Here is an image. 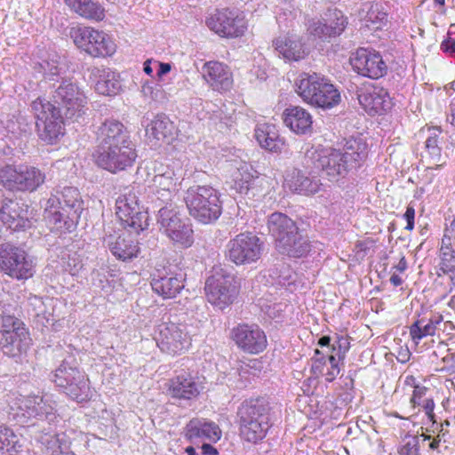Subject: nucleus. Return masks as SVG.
<instances>
[{
    "label": "nucleus",
    "instance_id": "1",
    "mask_svg": "<svg viewBox=\"0 0 455 455\" xmlns=\"http://www.w3.org/2000/svg\"><path fill=\"white\" fill-rule=\"evenodd\" d=\"M83 200L76 188H56L46 199L44 208V219L53 232H72L83 212Z\"/></svg>",
    "mask_w": 455,
    "mask_h": 455
},
{
    "label": "nucleus",
    "instance_id": "2",
    "mask_svg": "<svg viewBox=\"0 0 455 455\" xmlns=\"http://www.w3.org/2000/svg\"><path fill=\"white\" fill-rule=\"evenodd\" d=\"M367 154L365 144L354 141L344 150L331 149L327 154L307 150L304 164L312 172L322 171L330 180H334L359 167L366 159Z\"/></svg>",
    "mask_w": 455,
    "mask_h": 455
},
{
    "label": "nucleus",
    "instance_id": "3",
    "mask_svg": "<svg viewBox=\"0 0 455 455\" xmlns=\"http://www.w3.org/2000/svg\"><path fill=\"white\" fill-rule=\"evenodd\" d=\"M46 65L48 71L45 72L44 78L52 82L51 103L63 112L67 119L78 121L85 113L86 96L76 82L61 76L60 68L50 65L49 62Z\"/></svg>",
    "mask_w": 455,
    "mask_h": 455
},
{
    "label": "nucleus",
    "instance_id": "4",
    "mask_svg": "<svg viewBox=\"0 0 455 455\" xmlns=\"http://www.w3.org/2000/svg\"><path fill=\"white\" fill-rule=\"evenodd\" d=\"M267 229L275 240L276 251L291 258H301L311 250L308 237L286 214L274 212L268 216Z\"/></svg>",
    "mask_w": 455,
    "mask_h": 455
},
{
    "label": "nucleus",
    "instance_id": "5",
    "mask_svg": "<svg viewBox=\"0 0 455 455\" xmlns=\"http://www.w3.org/2000/svg\"><path fill=\"white\" fill-rule=\"evenodd\" d=\"M269 403L263 397L243 401L238 408L240 435L246 442L261 441L269 427Z\"/></svg>",
    "mask_w": 455,
    "mask_h": 455
},
{
    "label": "nucleus",
    "instance_id": "6",
    "mask_svg": "<svg viewBox=\"0 0 455 455\" xmlns=\"http://www.w3.org/2000/svg\"><path fill=\"white\" fill-rule=\"evenodd\" d=\"M295 85L305 102L322 109H331L341 100L339 90L324 76L315 72L300 74Z\"/></svg>",
    "mask_w": 455,
    "mask_h": 455
},
{
    "label": "nucleus",
    "instance_id": "7",
    "mask_svg": "<svg viewBox=\"0 0 455 455\" xmlns=\"http://www.w3.org/2000/svg\"><path fill=\"white\" fill-rule=\"evenodd\" d=\"M184 201L189 214L203 224L215 222L222 212L220 193L211 186L194 185L186 191Z\"/></svg>",
    "mask_w": 455,
    "mask_h": 455
},
{
    "label": "nucleus",
    "instance_id": "8",
    "mask_svg": "<svg viewBox=\"0 0 455 455\" xmlns=\"http://www.w3.org/2000/svg\"><path fill=\"white\" fill-rule=\"evenodd\" d=\"M52 381L71 399L82 403L91 398L89 381L76 366L75 359H64L55 370Z\"/></svg>",
    "mask_w": 455,
    "mask_h": 455
},
{
    "label": "nucleus",
    "instance_id": "9",
    "mask_svg": "<svg viewBox=\"0 0 455 455\" xmlns=\"http://www.w3.org/2000/svg\"><path fill=\"white\" fill-rule=\"evenodd\" d=\"M45 180V174L35 166L8 164L0 169V185L12 192H34Z\"/></svg>",
    "mask_w": 455,
    "mask_h": 455
},
{
    "label": "nucleus",
    "instance_id": "10",
    "mask_svg": "<svg viewBox=\"0 0 455 455\" xmlns=\"http://www.w3.org/2000/svg\"><path fill=\"white\" fill-rule=\"evenodd\" d=\"M35 114L38 136L44 141L53 144L64 135L63 112L50 101L36 99L31 104Z\"/></svg>",
    "mask_w": 455,
    "mask_h": 455
},
{
    "label": "nucleus",
    "instance_id": "11",
    "mask_svg": "<svg viewBox=\"0 0 455 455\" xmlns=\"http://www.w3.org/2000/svg\"><path fill=\"white\" fill-rule=\"evenodd\" d=\"M35 265L20 247L11 243L0 244V270L12 278L27 280L33 276Z\"/></svg>",
    "mask_w": 455,
    "mask_h": 455
},
{
    "label": "nucleus",
    "instance_id": "12",
    "mask_svg": "<svg viewBox=\"0 0 455 455\" xmlns=\"http://www.w3.org/2000/svg\"><path fill=\"white\" fill-rule=\"evenodd\" d=\"M263 243L251 233H242L231 239L226 246V256L235 265L256 262L261 256Z\"/></svg>",
    "mask_w": 455,
    "mask_h": 455
},
{
    "label": "nucleus",
    "instance_id": "13",
    "mask_svg": "<svg viewBox=\"0 0 455 455\" xmlns=\"http://www.w3.org/2000/svg\"><path fill=\"white\" fill-rule=\"evenodd\" d=\"M204 290L208 301L220 309L232 304L238 293L234 275L222 270L206 279Z\"/></svg>",
    "mask_w": 455,
    "mask_h": 455
},
{
    "label": "nucleus",
    "instance_id": "14",
    "mask_svg": "<svg viewBox=\"0 0 455 455\" xmlns=\"http://www.w3.org/2000/svg\"><path fill=\"white\" fill-rule=\"evenodd\" d=\"M95 157L100 167L116 173L132 166L137 155L132 142H130L97 149Z\"/></svg>",
    "mask_w": 455,
    "mask_h": 455
},
{
    "label": "nucleus",
    "instance_id": "15",
    "mask_svg": "<svg viewBox=\"0 0 455 455\" xmlns=\"http://www.w3.org/2000/svg\"><path fill=\"white\" fill-rule=\"evenodd\" d=\"M155 339L158 347L170 355L180 354L191 345L186 325L174 323L159 324Z\"/></svg>",
    "mask_w": 455,
    "mask_h": 455
},
{
    "label": "nucleus",
    "instance_id": "16",
    "mask_svg": "<svg viewBox=\"0 0 455 455\" xmlns=\"http://www.w3.org/2000/svg\"><path fill=\"white\" fill-rule=\"evenodd\" d=\"M20 409L23 411L22 416L35 418L37 423L33 426H44L46 423L52 426L57 419L56 403L51 395H30L22 399Z\"/></svg>",
    "mask_w": 455,
    "mask_h": 455
},
{
    "label": "nucleus",
    "instance_id": "17",
    "mask_svg": "<svg viewBox=\"0 0 455 455\" xmlns=\"http://www.w3.org/2000/svg\"><path fill=\"white\" fill-rule=\"evenodd\" d=\"M33 212L21 200L4 198L0 206V220L8 228L20 231L32 225Z\"/></svg>",
    "mask_w": 455,
    "mask_h": 455
},
{
    "label": "nucleus",
    "instance_id": "18",
    "mask_svg": "<svg viewBox=\"0 0 455 455\" xmlns=\"http://www.w3.org/2000/svg\"><path fill=\"white\" fill-rule=\"evenodd\" d=\"M347 25V17L337 9H329L322 19L308 21L307 31L310 36L322 41H330L339 36Z\"/></svg>",
    "mask_w": 455,
    "mask_h": 455
},
{
    "label": "nucleus",
    "instance_id": "19",
    "mask_svg": "<svg viewBox=\"0 0 455 455\" xmlns=\"http://www.w3.org/2000/svg\"><path fill=\"white\" fill-rule=\"evenodd\" d=\"M206 25L222 37H237L246 29L244 18L229 9L216 10L206 19Z\"/></svg>",
    "mask_w": 455,
    "mask_h": 455
},
{
    "label": "nucleus",
    "instance_id": "20",
    "mask_svg": "<svg viewBox=\"0 0 455 455\" xmlns=\"http://www.w3.org/2000/svg\"><path fill=\"white\" fill-rule=\"evenodd\" d=\"M353 68L361 76L378 79L387 72L381 54L374 50L359 48L350 58Z\"/></svg>",
    "mask_w": 455,
    "mask_h": 455
},
{
    "label": "nucleus",
    "instance_id": "21",
    "mask_svg": "<svg viewBox=\"0 0 455 455\" xmlns=\"http://www.w3.org/2000/svg\"><path fill=\"white\" fill-rule=\"evenodd\" d=\"M178 180L179 177L170 166L161 164L155 169V175L149 188L158 200L159 205L162 203L172 202V197L177 191Z\"/></svg>",
    "mask_w": 455,
    "mask_h": 455
},
{
    "label": "nucleus",
    "instance_id": "22",
    "mask_svg": "<svg viewBox=\"0 0 455 455\" xmlns=\"http://www.w3.org/2000/svg\"><path fill=\"white\" fill-rule=\"evenodd\" d=\"M233 339L241 349L250 354H259L267 345L265 332L257 325H238L233 331Z\"/></svg>",
    "mask_w": 455,
    "mask_h": 455
},
{
    "label": "nucleus",
    "instance_id": "23",
    "mask_svg": "<svg viewBox=\"0 0 455 455\" xmlns=\"http://www.w3.org/2000/svg\"><path fill=\"white\" fill-rule=\"evenodd\" d=\"M185 277L181 273L157 269L151 279L152 290L164 299L175 298L184 289Z\"/></svg>",
    "mask_w": 455,
    "mask_h": 455
},
{
    "label": "nucleus",
    "instance_id": "24",
    "mask_svg": "<svg viewBox=\"0 0 455 455\" xmlns=\"http://www.w3.org/2000/svg\"><path fill=\"white\" fill-rule=\"evenodd\" d=\"M97 149L132 142L126 127L118 120L107 119L97 132Z\"/></svg>",
    "mask_w": 455,
    "mask_h": 455
},
{
    "label": "nucleus",
    "instance_id": "25",
    "mask_svg": "<svg viewBox=\"0 0 455 455\" xmlns=\"http://www.w3.org/2000/svg\"><path fill=\"white\" fill-rule=\"evenodd\" d=\"M167 394L172 399L178 401L179 404H182L188 403L191 400L196 398L200 390L193 377L188 374H180L169 379Z\"/></svg>",
    "mask_w": 455,
    "mask_h": 455
},
{
    "label": "nucleus",
    "instance_id": "26",
    "mask_svg": "<svg viewBox=\"0 0 455 455\" xmlns=\"http://www.w3.org/2000/svg\"><path fill=\"white\" fill-rule=\"evenodd\" d=\"M203 76L207 84L218 92H227L233 84L229 68L219 61H208L202 68Z\"/></svg>",
    "mask_w": 455,
    "mask_h": 455
},
{
    "label": "nucleus",
    "instance_id": "27",
    "mask_svg": "<svg viewBox=\"0 0 455 455\" xmlns=\"http://www.w3.org/2000/svg\"><path fill=\"white\" fill-rule=\"evenodd\" d=\"M103 243L117 259L123 261L132 260L140 253L139 243L129 235H109Z\"/></svg>",
    "mask_w": 455,
    "mask_h": 455
},
{
    "label": "nucleus",
    "instance_id": "28",
    "mask_svg": "<svg viewBox=\"0 0 455 455\" xmlns=\"http://www.w3.org/2000/svg\"><path fill=\"white\" fill-rule=\"evenodd\" d=\"M18 331L2 333L0 347L4 355L10 357H19L26 353L31 344V338L26 328H17Z\"/></svg>",
    "mask_w": 455,
    "mask_h": 455
},
{
    "label": "nucleus",
    "instance_id": "29",
    "mask_svg": "<svg viewBox=\"0 0 455 455\" xmlns=\"http://www.w3.org/2000/svg\"><path fill=\"white\" fill-rule=\"evenodd\" d=\"M358 100L370 115L381 114L392 108L391 98L384 88L374 87L358 94Z\"/></svg>",
    "mask_w": 455,
    "mask_h": 455
},
{
    "label": "nucleus",
    "instance_id": "30",
    "mask_svg": "<svg viewBox=\"0 0 455 455\" xmlns=\"http://www.w3.org/2000/svg\"><path fill=\"white\" fill-rule=\"evenodd\" d=\"M91 75L95 79V91L101 95L115 96L122 89V82L118 73L109 68H92Z\"/></svg>",
    "mask_w": 455,
    "mask_h": 455
},
{
    "label": "nucleus",
    "instance_id": "31",
    "mask_svg": "<svg viewBox=\"0 0 455 455\" xmlns=\"http://www.w3.org/2000/svg\"><path fill=\"white\" fill-rule=\"evenodd\" d=\"M186 437L190 441L208 440L217 442L221 437L219 426L204 419H192L186 426Z\"/></svg>",
    "mask_w": 455,
    "mask_h": 455
},
{
    "label": "nucleus",
    "instance_id": "32",
    "mask_svg": "<svg viewBox=\"0 0 455 455\" xmlns=\"http://www.w3.org/2000/svg\"><path fill=\"white\" fill-rule=\"evenodd\" d=\"M283 120L284 124L296 134L304 135L312 131V116L301 107L287 108L283 113Z\"/></svg>",
    "mask_w": 455,
    "mask_h": 455
},
{
    "label": "nucleus",
    "instance_id": "33",
    "mask_svg": "<svg viewBox=\"0 0 455 455\" xmlns=\"http://www.w3.org/2000/svg\"><path fill=\"white\" fill-rule=\"evenodd\" d=\"M363 25L371 31L382 30L388 22V13L379 3H366L359 12Z\"/></svg>",
    "mask_w": 455,
    "mask_h": 455
},
{
    "label": "nucleus",
    "instance_id": "34",
    "mask_svg": "<svg viewBox=\"0 0 455 455\" xmlns=\"http://www.w3.org/2000/svg\"><path fill=\"white\" fill-rule=\"evenodd\" d=\"M127 204V203H124V204H120L119 209H116V213L125 228L128 227L132 231L139 234L148 226V212L143 211L140 206L129 208V206H125Z\"/></svg>",
    "mask_w": 455,
    "mask_h": 455
},
{
    "label": "nucleus",
    "instance_id": "35",
    "mask_svg": "<svg viewBox=\"0 0 455 455\" xmlns=\"http://www.w3.org/2000/svg\"><path fill=\"white\" fill-rule=\"evenodd\" d=\"M286 182L291 190L299 195L311 196L318 192L321 183L316 177H310L299 169L287 175Z\"/></svg>",
    "mask_w": 455,
    "mask_h": 455
},
{
    "label": "nucleus",
    "instance_id": "36",
    "mask_svg": "<svg viewBox=\"0 0 455 455\" xmlns=\"http://www.w3.org/2000/svg\"><path fill=\"white\" fill-rule=\"evenodd\" d=\"M254 137L262 148L271 152H281L284 146V141L280 138L278 130L275 125L271 124L257 125Z\"/></svg>",
    "mask_w": 455,
    "mask_h": 455
},
{
    "label": "nucleus",
    "instance_id": "37",
    "mask_svg": "<svg viewBox=\"0 0 455 455\" xmlns=\"http://www.w3.org/2000/svg\"><path fill=\"white\" fill-rule=\"evenodd\" d=\"M176 126L164 115H157L146 128V135L149 140H165L168 143L174 139Z\"/></svg>",
    "mask_w": 455,
    "mask_h": 455
},
{
    "label": "nucleus",
    "instance_id": "38",
    "mask_svg": "<svg viewBox=\"0 0 455 455\" xmlns=\"http://www.w3.org/2000/svg\"><path fill=\"white\" fill-rule=\"evenodd\" d=\"M275 49L290 61H298L307 54L301 40L296 36L279 37L273 41Z\"/></svg>",
    "mask_w": 455,
    "mask_h": 455
},
{
    "label": "nucleus",
    "instance_id": "39",
    "mask_svg": "<svg viewBox=\"0 0 455 455\" xmlns=\"http://www.w3.org/2000/svg\"><path fill=\"white\" fill-rule=\"evenodd\" d=\"M92 36L88 38V46H85L84 52L92 57H105L112 55L116 51V45L102 31L93 30Z\"/></svg>",
    "mask_w": 455,
    "mask_h": 455
},
{
    "label": "nucleus",
    "instance_id": "40",
    "mask_svg": "<svg viewBox=\"0 0 455 455\" xmlns=\"http://www.w3.org/2000/svg\"><path fill=\"white\" fill-rule=\"evenodd\" d=\"M43 434L36 437L41 443V450L46 455H60L67 452L68 445L64 440V436L60 435H52V426L45 427L42 426Z\"/></svg>",
    "mask_w": 455,
    "mask_h": 455
},
{
    "label": "nucleus",
    "instance_id": "41",
    "mask_svg": "<svg viewBox=\"0 0 455 455\" xmlns=\"http://www.w3.org/2000/svg\"><path fill=\"white\" fill-rule=\"evenodd\" d=\"M65 4L83 18L102 20L105 17L104 8L93 0H64Z\"/></svg>",
    "mask_w": 455,
    "mask_h": 455
},
{
    "label": "nucleus",
    "instance_id": "42",
    "mask_svg": "<svg viewBox=\"0 0 455 455\" xmlns=\"http://www.w3.org/2000/svg\"><path fill=\"white\" fill-rule=\"evenodd\" d=\"M156 205L160 207L156 221L160 230L165 234L169 228L176 226L177 223L182 220L180 212L179 207L172 202L162 203L161 205H159V204Z\"/></svg>",
    "mask_w": 455,
    "mask_h": 455
},
{
    "label": "nucleus",
    "instance_id": "43",
    "mask_svg": "<svg viewBox=\"0 0 455 455\" xmlns=\"http://www.w3.org/2000/svg\"><path fill=\"white\" fill-rule=\"evenodd\" d=\"M194 232L191 225L186 220H180L176 226L169 228L165 233L166 236L176 245L182 248H188L194 243Z\"/></svg>",
    "mask_w": 455,
    "mask_h": 455
},
{
    "label": "nucleus",
    "instance_id": "44",
    "mask_svg": "<svg viewBox=\"0 0 455 455\" xmlns=\"http://www.w3.org/2000/svg\"><path fill=\"white\" fill-rule=\"evenodd\" d=\"M23 446L22 437L5 426H0V451L19 452Z\"/></svg>",
    "mask_w": 455,
    "mask_h": 455
},
{
    "label": "nucleus",
    "instance_id": "45",
    "mask_svg": "<svg viewBox=\"0 0 455 455\" xmlns=\"http://www.w3.org/2000/svg\"><path fill=\"white\" fill-rule=\"evenodd\" d=\"M426 440L424 435H406L398 448V455H419V449L425 447Z\"/></svg>",
    "mask_w": 455,
    "mask_h": 455
},
{
    "label": "nucleus",
    "instance_id": "46",
    "mask_svg": "<svg viewBox=\"0 0 455 455\" xmlns=\"http://www.w3.org/2000/svg\"><path fill=\"white\" fill-rule=\"evenodd\" d=\"M440 270L443 274L455 272V251L451 243L442 244L440 248Z\"/></svg>",
    "mask_w": 455,
    "mask_h": 455
},
{
    "label": "nucleus",
    "instance_id": "47",
    "mask_svg": "<svg viewBox=\"0 0 455 455\" xmlns=\"http://www.w3.org/2000/svg\"><path fill=\"white\" fill-rule=\"evenodd\" d=\"M435 331L436 327L432 326V323L426 322L424 318L418 319L410 327L411 339L416 342L424 337L435 335Z\"/></svg>",
    "mask_w": 455,
    "mask_h": 455
},
{
    "label": "nucleus",
    "instance_id": "48",
    "mask_svg": "<svg viewBox=\"0 0 455 455\" xmlns=\"http://www.w3.org/2000/svg\"><path fill=\"white\" fill-rule=\"evenodd\" d=\"M94 29L90 27H72L69 29V36L73 39L74 44L80 49L84 51L85 46H88L87 40Z\"/></svg>",
    "mask_w": 455,
    "mask_h": 455
},
{
    "label": "nucleus",
    "instance_id": "49",
    "mask_svg": "<svg viewBox=\"0 0 455 455\" xmlns=\"http://www.w3.org/2000/svg\"><path fill=\"white\" fill-rule=\"evenodd\" d=\"M237 171L240 177L235 178L234 185V188L237 192L240 183H243V187H246V185H249L252 180L259 178L258 172L252 168V166L246 163L241 164L240 167L237 168Z\"/></svg>",
    "mask_w": 455,
    "mask_h": 455
},
{
    "label": "nucleus",
    "instance_id": "50",
    "mask_svg": "<svg viewBox=\"0 0 455 455\" xmlns=\"http://www.w3.org/2000/svg\"><path fill=\"white\" fill-rule=\"evenodd\" d=\"M430 134L426 140V148L432 159L438 162L441 157V148L438 145V137L441 133L440 127H432L428 129Z\"/></svg>",
    "mask_w": 455,
    "mask_h": 455
},
{
    "label": "nucleus",
    "instance_id": "51",
    "mask_svg": "<svg viewBox=\"0 0 455 455\" xmlns=\"http://www.w3.org/2000/svg\"><path fill=\"white\" fill-rule=\"evenodd\" d=\"M315 361L325 364L328 361L331 365V370L327 372V379L332 380L335 379V377L339 373V363L341 360H339V357L335 353L329 355L327 357L324 356L323 354H322L318 349H315Z\"/></svg>",
    "mask_w": 455,
    "mask_h": 455
},
{
    "label": "nucleus",
    "instance_id": "52",
    "mask_svg": "<svg viewBox=\"0 0 455 455\" xmlns=\"http://www.w3.org/2000/svg\"><path fill=\"white\" fill-rule=\"evenodd\" d=\"M264 178L259 177V179L252 180L249 185L243 187V183H240L238 187V193L244 195L249 198H254L256 196H261L264 194L263 189Z\"/></svg>",
    "mask_w": 455,
    "mask_h": 455
},
{
    "label": "nucleus",
    "instance_id": "53",
    "mask_svg": "<svg viewBox=\"0 0 455 455\" xmlns=\"http://www.w3.org/2000/svg\"><path fill=\"white\" fill-rule=\"evenodd\" d=\"M420 435H424L427 438L425 441V447H427V455H439L443 453V450H446L448 446L446 445V441L443 440L441 443V439H434L431 435L421 434Z\"/></svg>",
    "mask_w": 455,
    "mask_h": 455
},
{
    "label": "nucleus",
    "instance_id": "54",
    "mask_svg": "<svg viewBox=\"0 0 455 455\" xmlns=\"http://www.w3.org/2000/svg\"><path fill=\"white\" fill-rule=\"evenodd\" d=\"M17 328H26L24 323L12 315H4L1 317V324H0V337H2V333H5V331H16Z\"/></svg>",
    "mask_w": 455,
    "mask_h": 455
},
{
    "label": "nucleus",
    "instance_id": "55",
    "mask_svg": "<svg viewBox=\"0 0 455 455\" xmlns=\"http://www.w3.org/2000/svg\"><path fill=\"white\" fill-rule=\"evenodd\" d=\"M350 348L349 339L347 336H339L332 344V352L337 355L339 360H344L346 353Z\"/></svg>",
    "mask_w": 455,
    "mask_h": 455
},
{
    "label": "nucleus",
    "instance_id": "56",
    "mask_svg": "<svg viewBox=\"0 0 455 455\" xmlns=\"http://www.w3.org/2000/svg\"><path fill=\"white\" fill-rule=\"evenodd\" d=\"M141 92L147 98L153 100H158L159 94H162V90L153 82H145L141 86Z\"/></svg>",
    "mask_w": 455,
    "mask_h": 455
},
{
    "label": "nucleus",
    "instance_id": "57",
    "mask_svg": "<svg viewBox=\"0 0 455 455\" xmlns=\"http://www.w3.org/2000/svg\"><path fill=\"white\" fill-rule=\"evenodd\" d=\"M124 203L128 204L126 206H129V208L132 207V206H140L138 196H137L136 193L132 190H129L128 192L120 196L116 199V209H119L120 204H124Z\"/></svg>",
    "mask_w": 455,
    "mask_h": 455
},
{
    "label": "nucleus",
    "instance_id": "58",
    "mask_svg": "<svg viewBox=\"0 0 455 455\" xmlns=\"http://www.w3.org/2000/svg\"><path fill=\"white\" fill-rule=\"evenodd\" d=\"M423 408H424V411H425L426 414L427 415L428 419L435 422V413H434L435 403H434L433 399H427L425 401Z\"/></svg>",
    "mask_w": 455,
    "mask_h": 455
},
{
    "label": "nucleus",
    "instance_id": "59",
    "mask_svg": "<svg viewBox=\"0 0 455 455\" xmlns=\"http://www.w3.org/2000/svg\"><path fill=\"white\" fill-rule=\"evenodd\" d=\"M441 49L443 52H449L451 53H455V37H449L447 40L443 41L441 44Z\"/></svg>",
    "mask_w": 455,
    "mask_h": 455
},
{
    "label": "nucleus",
    "instance_id": "60",
    "mask_svg": "<svg viewBox=\"0 0 455 455\" xmlns=\"http://www.w3.org/2000/svg\"><path fill=\"white\" fill-rule=\"evenodd\" d=\"M426 387H424L416 386L414 387L413 395L411 398V403L413 404V406L419 404V403L417 402V398L421 397L424 395Z\"/></svg>",
    "mask_w": 455,
    "mask_h": 455
},
{
    "label": "nucleus",
    "instance_id": "61",
    "mask_svg": "<svg viewBox=\"0 0 455 455\" xmlns=\"http://www.w3.org/2000/svg\"><path fill=\"white\" fill-rule=\"evenodd\" d=\"M156 64L158 66V70L156 72V75L159 77H162L163 76L166 75L171 70V64L170 63H164V62L156 61Z\"/></svg>",
    "mask_w": 455,
    "mask_h": 455
},
{
    "label": "nucleus",
    "instance_id": "62",
    "mask_svg": "<svg viewBox=\"0 0 455 455\" xmlns=\"http://www.w3.org/2000/svg\"><path fill=\"white\" fill-rule=\"evenodd\" d=\"M203 455H217L218 451L210 443H204L201 446Z\"/></svg>",
    "mask_w": 455,
    "mask_h": 455
},
{
    "label": "nucleus",
    "instance_id": "63",
    "mask_svg": "<svg viewBox=\"0 0 455 455\" xmlns=\"http://www.w3.org/2000/svg\"><path fill=\"white\" fill-rule=\"evenodd\" d=\"M400 273L404 272L407 269V261L404 256H402L397 265L395 267Z\"/></svg>",
    "mask_w": 455,
    "mask_h": 455
},
{
    "label": "nucleus",
    "instance_id": "64",
    "mask_svg": "<svg viewBox=\"0 0 455 455\" xmlns=\"http://www.w3.org/2000/svg\"><path fill=\"white\" fill-rule=\"evenodd\" d=\"M447 120L455 127V102L450 105V116L447 117Z\"/></svg>",
    "mask_w": 455,
    "mask_h": 455
}]
</instances>
